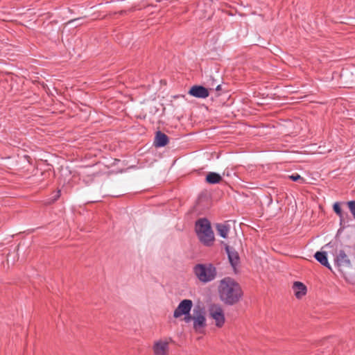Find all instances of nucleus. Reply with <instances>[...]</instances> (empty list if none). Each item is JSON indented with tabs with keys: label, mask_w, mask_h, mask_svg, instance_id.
<instances>
[{
	"label": "nucleus",
	"mask_w": 355,
	"mask_h": 355,
	"mask_svg": "<svg viewBox=\"0 0 355 355\" xmlns=\"http://www.w3.org/2000/svg\"><path fill=\"white\" fill-rule=\"evenodd\" d=\"M227 253L231 265L235 267L239 262V254L236 251L231 250L228 246L226 247Z\"/></svg>",
	"instance_id": "nucleus-12"
},
{
	"label": "nucleus",
	"mask_w": 355,
	"mask_h": 355,
	"mask_svg": "<svg viewBox=\"0 0 355 355\" xmlns=\"http://www.w3.org/2000/svg\"><path fill=\"white\" fill-rule=\"evenodd\" d=\"M335 262L340 270L352 268V263L344 250H340L335 257Z\"/></svg>",
	"instance_id": "nucleus-8"
},
{
	"label": "nucleus",
	"mask_w": 355,
	"mask_h": 355,
	"mask_svg": "<svg viewBox=\"0 0 355 355\" xmlns=\"http://www.w3.org/2000/svg\"><path fill=\"white\" fill-rule=\"evenodd\" d=\"M186 323L193 321V329L196 333L202 334L207 326L206 313L200 306H196L191 315L184 318Z\"/></svg>",
	"instance_id": "nucleus-4"
},
{
	"label": "nucleus",
	"mask_w": 355,
	"mask_h": 355,
	"mask_svg": "<svg viewBox=\"0 0 355 355\" xmlns=\"http://www.w3.org/2000/svg\"><path fill=\"white\" fill-rule=\"evenodd\" d=\"M220 89V85H218L217 87H216V90H219Z\"/></svg>",
	"instance_id": "nucleus-19"
},
{
	"label": "nucleus",
	"mask_w": 355,
	"mask_h": 355,
	"mask_svg": "<svg viewBox=\"0 0 355 355\" xmlns=\"http://www.w3.org/2000/svg\"><path fill=\"white\" fill-rule=\"evenodd\" d=\"M171 341V338L155 340L153 345V352L154 355H168L169 343Z\"/></svg>",
	"instance_id": "nucleus-7"
},
{
	"label": "nucleus",
	"mask_w": 355,
	"mask_h": 355,
	"mask_svg": "<svg viewBox=\"0 0 355 355\" xmlns=\"http://www.w3.org/2000/svg\"><path fill=\"white\" fill-rule=\"evenodd\" d=\"M216 230L218 234L223 238L226 239L230 232V227L225 224H217Z\"/></svg>",
	"instance_id": "nucleus-15"
},
{
	"label": "nucleus",
	"mask_w": 355,
	"mask_h": 355,
	"mask_svg": "<svg viewBox=\"0 0 355 355\" xmlns=\"http://www.w3.org/2000/svg\"><path fill=\"white\" fill-rule=\"evenodd\" d=\"M218 293L220 300L227 305L236 304L243 296L241 286L230 277H225L220 281Z\"/></svg>",
	"instance_id": "nucleus-1"
},
{
	"label": "nucleus",
	"mask_w": 355,
	"mask_h": 355,
	"mask_svg": "<svg viewBox=\"0 0 355 355\" xmlns=\"http://www.w3.org/2000/svg\"><path fill=\"white\" fill-rule=\"evenodd\" d=\"M192 306L193 302L191 300H183L175 309L173 312V317L178 318L182 315H184V318L191 315V313H190V312Z\"/></svg>",
	"instance_id": "nucleus-6"
},
{
	"label": "nucleus",
	"mask_w": 355,
	"mask_h": 355,
	"mask_svg": "<svg viewBox=\"0 0 355 355\" xmlns=\"http://www.w3.org/2000/svg\"><path fill=\"white\" fill-rule=\"evenodd\" d=\"M210 317L214 320L216 327L220 328L225 324V318L223 309L219 304H212L209 309Z\"/></svg>",
	"instance_id": "nucleus-5"
},
{
	"label": "nucleus",
	"mask_w": 355,
	"mask_h": 355,
	"mask_svg": "<svg viewBox=\"0 0 355 355\" xmlns=\"http://www.w3.org/2000/svg\"><path fill=\"white\" fill-rule=\"evenodd\" d=\"M168 137L165 134H164L161 132H157V135H156L155 139V141H154L155 146H157V147L164 146L168 144Z\"/></svg>",
	"instance_id": "nucleus-11"
},
{
	"label": "nucleus",
	"mask_w": 355,
	"mask_h": 355,
	"mask_svg": "<svg viewBox=\"0 0 355 355\" xmlns=\"http://www.w3.org/2000/svg\"><path fill=\"white\" fill-rule=\"evenodd\" d=\"M196 232L200 241L206 246H211L214 241V234L209 221L200 218L196 223Z\"/></svg>",
	"instance_id": "nucleus-3"
},
{
	"label": "nucleus",
	"mask_w": 355,
	"mask_h": 355,
	"mask_svg": "<svg viewBox=\"0 0 355 355\" xmlns=\"http://www.w3.org/2000/svg\"><path fill=\"white\" fill-rule=\"evenodd\" d=\"M289 178L294 182L300 181L302 183L304 182V178L297 173L289 175Z\"/></svg>",
	"instance_id": "nucleus-17"
},
{
	"label": "nucleus",
	"mask_w": 355,
	"mask_h": 355,
	"mask_svg": "<svg viewBox=\"0 0 355 355\" xmlns=\"http://www.w3.org/2000/svg\"><path fill=\"white\" fill-rule=\"evenodd\" d=\"M193 272L196 279L202 284L211 282L217 277V270L211 263H198L194 266Z\"/></svg>",
	"instance_id": "nucleus-2"
},
{
	"label": "nucleus",
	"mask_w": 355,
	"mask_h": 355,
	"mask_svg": "<svg viewBox=\"0 0 355 355\" xmlns=\"http://www.w3.org/2000/svg\"><path fill=\"white\" fill-rule=\"evenodd\" d=\"M222 180V177L218 173L209 172L206 176V181L209 184H217Z\"/></svg>",
	"instance_id": "nucleus-14"
},
{
	"label": "nucleus",
	"mask_w": 355,
	"mask_h": 355,
	"mask_svg": "<svg viewBox=\"0 0 355 355\" xmlns=\"http://www.w3.org/2000/svg\"><path fill=\"white\" fill-rule=\"evenodd\" d=\"M293 289L297 298L300 299L306 293V286L300 282H295L293 285Z\"/></svg>",
	"instance_id": "nucleus-10"
},
{
	"label": "nucleus",
	"mask_w": 355,
	"mask_h": 355,
	"mask_svg": "<svg viewBox=\"0 0 355 355\" xmlns=\"http://www.w3.org/2000/svg\"><path fill=\"white\" fill-rule=\"evenodd\" d=\"M189 94L196 98H205L209 96V92L202 86L195 85L190 89Z\"/></svg>",
	"instance_id": "nucleus-9"
},
{
	"label": "nucleus",
	"mask_w": 355,
	"mask_h": 355,
	"mask_svg": "<svg viewBox=\"0 0 355 355\" xmlns=\"http://www.w3.org/2000/svg\"><path fill=\"white\" fill-rule=\"evenodd\" d=\"M333 209H334V211L336 212V214L337 215H338L340 218H342V216H343L342 210H341L340 204L338 202H336L334 204Z\"/></svg>",
	"instance_id": "nucleus-16"
},
{
	"label": "nucleus",
	"mask_w": 355,
	"mask_h": 355,
	"mask_svg": "<svg viewBox=\"0 0 355 355\" xmlns=\"http://www.w3.org/2000/svg\"><path fill=\"white\" fill-rule=\"evenodd\" d=\"M76 19H73V20H71L69 21L68 23H71V22H73L74 21H76Z\"/></svg>",
	"instance_id": "nucleus-20"
},
{
	"label": "nucleus",
	"mask_w": 355,
	"mask_h": 355,
	"mask_svg": "<svg viewBox=\"0 0 355 355\" xmlns=\"http://www.w3.org/2000/svg\"><path fill=\"white\" fill-rule=\"evenodd\" d=\"M347 205L354 218L355 219V201L353 200L348 202Z\"/></svg>",
	"instance_id": "nucleus-18"
},
{
	"label": "nucleus",
	"mask_w": 355,
	"mask_h": 355,
	"mask_svg": "<svg viewBox=\"0 0 355 355\" xmlns=\"http://www.w3.org/2000/svg\"><path fill=\"white\" fill-rule=\"evenodd\" d=\"M314 257L315 258V259L320 262L322 265L327 267L328 268L331 269V266L328 262V259H327V253L324 252H317L315 255H314Z\"/></svg>",
	"instance_id": "nucleus-13"
}]
</instances>
